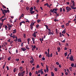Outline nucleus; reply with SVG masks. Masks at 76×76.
Listing matches in <instances>:
<instances>
[{"label": "nucleus", "instance_id": "1", "mask_svg": "<svg viewBox=\"0 0 76 76\" xmlns=\"http://www.w3.org/2000/svg\"><path fill=\"white\" fill-rule=\"evenodd\" d=\"M66 9L67 10V12H70V10H72L71 8L69 7H66Z\"/></svg>", "mask_w": 76, "mask_h": 76}, {"label": "nucleus", "instance_id": "2", "mask_svg": "<svg viewBox=\"0 0 76 76\" xmlns=\"http://www.w3.org/2000/svg\"><path fill=\"white\" fill-rule=\"evenodd\" d=\"M69 60H71V61H74V59H73V57L72 55L71 56V57H69Z\"/></svg>", "mask_w": 76, "mask_h": 76}, {"label": "nucleus", "instance_id": "3", "mask_svg": "<svg viewBox=\"0 0 76 76\" xmlns=\"http://www.w3.org/2000/svg\"><path fill=\"white\" fill-rule=\"evenodd\" d=\"M53 32H51V31H49L48 35H53L54 34V31H53Z\"/></svg>", "mask_w": 76, "mask_h": 76}, {"label": "nucleus", "instance_id": "4", "mask_svg": "<svg viewBox=\"0 0 76 76\" xmlns=\"http://www.w3.org/2000/svg\"><path fill=\"white\" fill-rule=\"evenodd\" d=\"M1 10L2 11L3 14L5 16V12H4V10H3V9H2V8H1Z\"/></svg>", "mask_w": 76, "mask_h": 76}, {"label": "nucleus", "instance_id": "5", "mask_svg": "<svg viewBox=\"0 0 76 76\" xmlns=\"http://www.w3.org/2000/svg\"><path fill=\"white\" fill-rule=\"evenodd\" d=\"M70 7H71L72 9H76V7H73L72 6V5H70Z\"/></svg>", "mask_w": 76, "mask_h": 76}, {"label": "nucleus", "instance_id": "6", "mask_svg": "<svg viewBox=\"0 0 76 76\" xmlns=\"http://www.w3.org/2000/svg\"><path fill=\"white\" fill-rule=\"evenodd\" d=\"M32 39L33 42V44H35V39L34 37H32Z\"/></svg>", "mask_w": 76, "mask_h": 76}, {"label": "nucleus", "instance_id": "7", "mask_svg": "<svg viewBox=\"0 0 76 76\" xmlns=\"http://www.w3.org/2000/svg\"><path fill=\"white\" fill-rule=\"evenodd\" d=\"M21 50L22 51H25V50H26V49L25 48H21Z\"/></svg>", "mask_w": 76, "mask_h": 76}, {"label": "nucleus", "instance_id": "8", "mask_svg": "<svg viewBox=\"0 0 76 76\" xmlns=\"http://www.w3.org/2000/svg\"><path fill=\"white\" fill-rule=\"evenodd\" d=\"M62 34H66V28L64 30V31L62 32Z\"/></svg>", "mask_w": 76, "mask_h": 76}, {"label": "nucleus", "instance_id": "9", "mask_svg": "<svg viewBox=\"0 0 76 76\" xmlns=\"http://www.w3.org/2000/svg\"><path fill=\"white\" fill-rule=\"evenodd\" d=\"M33 9H34L33 8V7H31L30 9V12H31L32 11V10H33Z\"/></svg>", "mask_w": 76, "mask_h": 76}, {"label": "nucleus", "instance_id": "10", "mask_svg": "<svg viewBox=\"0 0 76 76\" xmlns=\"http://www.w3.org/2000/svg\"><path fill=\"white\" fill-rule=\"evenodd\" d=\"M46 71H47V72H48L49 71V70H48V67L47 65H46Z\"/></svg>", "mask_w": 76, "mask_h": 76}, {"label": "nucleus", "instance_id": "11", "mask_svg": "<svg viewBox=\"0 0 76 76\" xmlns=\"http://www.w3.org/2000/svg\"><path fill=\"white\" fill-rule=\"evenodd\" d=\"M48 57H50V53H49V51H50V49L48 48Z\"/></svg>", "mask_w": 76, "mask_h": 76}, {"label": "nucleus", "instance_id": "12", "mask_svg": "<svg viewBox=\"0 0 76 76\" xmlns=\"http://www.w3.org/2000/svg\"><path fill=\"white\" fill-rule=\"evenodd\" d=\"M18 42H22V40H21V39H20V38L18 39Z\"/></svg>", "mask_w": 76, "mask_h": 76}, {"label": "nucleus", "instance_id": "13", "mask_svg": "<svg viewBox=\"0 0 76 76\" xmlns=\"http://www.w3.org/2000/svg\"><path fill=\"white\" fill-rule=\"evenodd\" d=\"M35 48H37V47H36V46L34 45L32 48V50L33 51Z\"/></svg>", "mask_w": 76, "mask_h": 76}, {"label": "nucleus", "instance_id": "14", "mask_svg": "<svg viewBox=\"0 0 76 76\" xmlns=\"http://www.w3.org/2000/svg\"><path fill=\"white\" fill-rule=\"evenodd\" d=\"M33 36H34V37H36V34H35V31L34 32L33 34H32Z\"/></svg>", "mask_w": 76, "mask_h": 76}, {"label": "nucleus", "instance_id": "15", "mask_svg": "<svg viewBox=\"0 0 76 76\" xmlns=\"http://www.w3.org/2000/svg\"><path fill=\"white\" fill-rule=\"evenodd\" d=\"M7 26H8V28H12V26H11V25H10V24H7Z\"/></svg>", "mask_w": 76, "mask_h": 76}, {"label": "nucleus", "instance_id": "16", "mask_svg": "<svg viewBox=\"0 0 76 76\" xmlns=\"http://www.w3.org/2000/svg\"><path fill=\"white\" fill-rule=\"evenodd\" d=\"M44 6H47V7H48L49 6V4L48 3H46L44 4Z\"/></svg>", "mask_w": 76, "mask_h": 76}, {"label": "nucleus", "instance_id": "17", "mask_svg": "<svg viewBox=\"0 0 76 76\" xmlns=\"http://www.w3.org/2000/svg\"><path fill=\"white\" fill-rule=\"evenodd\" d=\"M10 37H11V38H13L14 39V38H16V36L14 35L13 36H10Z\"/></svg>", "mask_w": 76, "mask_h": 76}, {"label": "nucleus", "instance_id": "18", "mask_svg": "<svg viewBox=\"0 0 76 76\" xmlns=\"http://www.w3.org/2000/svg\"><path fill=\"white\" fill-rule=\"evenodd\" d=\"M57 49L58 52L60 51L61 50L60 48V47H58V48H57Z\"/></svg>", "mask_w": 76, "mask_h": 76}, {"label": "nucleus", "instance_id": "19", "mask_svg": "<svg viewBox=\"0 0 76 76\" xmlns=\"http://www.w3.org/2000/svg\"><path fill=\"white\" fill-rule=\"evenodd\" d=\"M14 31L13 32H12V34H15V33H16V29H15L14 30Z\"/></svg>", "mask_w": 76, "mask_h": 76}, {"label": "nucleus", "instance_id": "20", "mask_svg": "<svg viewBox=\"0 0 76 76\" xmlns=\"http://www.w3.org/2000/svg\"><path fill=\"white\" fill-rule=\"evenodd\" d=\"M51 75L52 76H54V74L53 72H51Z\"/></svg>", "mask_w": 76, "mask_h": 76}, {"label": "nucleus", "instance_id": "21", "mask_svg": "<svg viewBox=\"0 0 76 76\" xmlns=\"http://www.w3.org/2000/svg\"><path fill=\"white\" fill-rule=\"evenodd\" d=\"M30 28H31V30H32V29H33V26L32 25H31V24L30 25Z\"/></svg>", "mask_w": 76, "mask_h": 76}, {"label": "nucleus", "instance_id": "22", "mask_svg": "<svg viewBox=\"0 0 76 76\" xmlns=\"http://www.w3.org/2000/svg\"><path fill=\"white\" fill-rule=\"evenodd\" d=\"M26 48L27 50H29V48H28V45H27L26 46Z\"/></svg>", "mask_w": 76, "mask_h": 76}, {"label": "nucleus", "instance_id": "23", "mask_svg": "<svg viewBox=\"0 0 76 76\" xmlns=\"http://www.w3.org/2000/svg\"><path fill=\"white\" fill-rule=\"evenodd\" d=\"M34 12H35V11H31L30 12V13L31 14H33V13H34Z\"/></svg>", "mask_w": 76, "mask_h": 76}, {"label": "nucleus", "instance_id": "24", "mask_svg": "<svg viewBox=\"0 0 76 76\" xmlns=\"http://www.w3.org/2000/svg\"><path fill=\"white\" fill-rule=\"evenodd\" d=\"M17 70V69H16V68H15L14 69V73H15V72H16V71Z\"/></svg>", "mask_w": 76, "mask_h": 76}, {"label": "nucleus", "instance_id": "25", "mask_svg": "<svg viewBox=\"0 0 76 76\" xmlns=\"http://www.w3.org/2000/svg\"><path fill=\"white\" fill-rule=\"evenodd\" d=\"M21 75H23L25 73V71H23V72H21Z\"/></svg>", "mask_w": 76, "mask_h": 76}, {"label": "nucleus", "instance_id": "26", "mask_svg": "<svg viewBox=\"0 0 76 76\" xmlns=\"http://www.w3.org/2000/svg\"><path fill=\"white\" fill-rule=\"evenodd\" d=\"M3 25V23H0V29H1V26Z\"/></svg>", "mask_w": 76, "mask_h": 76}, {"label": "nucleus", "instance_id": "27", "mask_svg": "<svg viewBox=\"0 0 76 76\" xmlns=\"http://www.w3.org/2000/svg\"><path fill=\"white\" fill-rule=\"evenodd\" d=\"M69 70L71 72H72V67H71L69 68Z\"/></svg>", "mask_w": 76, "mask_h": 76}, {"label": "nucleus", "instance_id": "28", "mask_svg": "<svg viewBox=\"0 0 76 76\" xmlns=\"http://www.w3.org/2000/svg\"><path fill=\"white\" fill-rule=\"evenodd\" d=\"M26 9L27 10H29V7H26Z\"/></svg>", "mask_w": 76, "mask_h": 76}, {"label": "nucleus", "instance_id": "29", "mask_svg": "<svg viewBox=\"0 0 76 76\" xmlns=\"http://www.w3.org/2000/svg\"><path fill=\"white\" fill-rule=\"evenodd\" d=\"M56 34H58V31H57V29H56Z\"/></svg>", "mask_w": 76, "mask_h": 76}, {"label": "nucleus", "instance_id": "30", "mask_svg": "<svg viewBox=\"0 0 76 76\" xmlns=\"http://www.w3.org/2000/svg\"><path fill=\"white\" fill-rule=\"evenodd\" d=\"M34 60H31L30 61V63H34Z\"/></svg>", "mask_w": 76, "mask_h": 76}, {"label": "nucleus", "instance_id": "31", "mask_svg": "<svg viewBox=\"0 0 76 76\" xmlns=\"http://www.w3.org/2000/svg\"><path fill=\"white\" fill-rule=\"evenodd\" d=\"M7 28H8V27H7V25H5V30H7Z\"/></svg>", "mask_w": 76, "mask_h": 76}, {"label": "nucleus", "instance_id": "32", "mask_svg": "<svg viewBox=\"0 0 76 76\" xmlns=\"http://www.w3.org/2000/svg\"><path fill=\"white\" fill-rule=\"evenodd\" d=\"M71 2L72 3H75L74 1V0H71Z\"/></svg>", "mask_w": 76, "mask_h": 76}, {"label": "nucleus", "instance_id": "33", "mask_svg": "<svg viewBox=\"0 0 76 76\" xmlns=\"http://www.w3.org/2000/svg\"><path fill=\"white\" fill-rule=\"evenodd\" d=\"M41 64L42 67H44V63H41Z\"/></svg>", "mask_w": 76, "mask_h": 76}, {"label": "nucleus", "instance_id": "34", "mask_svg": "<svg viewBox=\"0 0 76 76\" xmlns=\"http://www.w3.org/2000/svg\"><path fill=\"white\" fill-rule=\"evenodd\" d=\"M39 22H41V20H37V23H39Z\"/></svg>", "mask_w": 76, "mask_h": 76}, {"label": "nucleus", "instance_id": "35", "mask_svg": "<svg viewBox=\"0 0 76 76\" xmlns=\"http://www.w3.org/2000/svg\"><path fill=\"white\" fill-rule=\"evenodd\" d=\"M64 55L65 56H67V53H65Z\"/></svg>", "mask_w": 76, "mask_h": 76}, {"label": "nucleus", "instance_id": "36", "mask_svg": "<svg viewBox=\"0 0 76 76\" xmlns=\"http://www.w3.org/2000/svg\"><path fill=\"white\" fill-rule=\"evenodd\" d=\"M45 26H46V28L48 29V26L47 25H45Z\"/></svg>", "mask_w": 76, "mask_h": 76}, {"label": "nucleus", "instance_id": "37", "mask_svg": "<svg viewBox=\"0 0 76 76\" xmlns=\"http://www.w3.org/2000/svg\"><path fill=\"white\" fill-rule=\"evenodd\" d=\"M60 37H62V34H61V33H60Z\"/></svg>", "mask_w": 76, "mask_h": 76}, {"label": "nucleus", "instance_id": "38", "mask_svg": "<svg viewBox=\"0 0 76 76\" xmlns=\"http://www.w3.org/2000/svg\"><path fill=\"white\" fill-rule=\"evenodd\" d=\"M54 70L55 72H57V68H55Z\"/></svg>", "mask_w": 76, "mask_h": 76}, {"label": "nucleus", "instance_id": "39", "mask_svg": "<svg viewBox=\"0 0 76 76\" xmlns=\"http://www.w3.org/2000/svg\"><path fill=\"white\" fill-rule=\"evenodd\" d=\"M10 58H11V57H10L9 58H8V60H10Z\"/></svg>", "mask_w": 76, "mask_h": 76}, {"label": "nucleus", "instance_id": "40", "mask_svg": "<svg viewBox=\"0 0 76 76\" xmlns=\"http://www.w3.org/2000/svg\"><path fill=\"white\" fill-rule=\"evenodd\" d=\"M60 12H62V8H60Z\"/></svg>", "mask_w": 76, "mask_h": 76}, {"label": "nucleus", "instance_id": "41", "mask_svg": "<svg viewBox=\"0 0 76 76\" xmlns=\"http://www.w3.org/2000/svg\"><path fill=\"white\" fill-rule=\"evenodd\" d=\"M71 66H72V67H73L74 66V64H73V63L72 64H71Z\"/></svg>", "mask_w": 76, "mask_h": 76}, {"label": "nucleus", "instance_id": "42", "mask_svg": "<svg viewBox=\"0 0 76 76\" xmlns=\"http://www.w3.org/2000/svg\"><path fill=\"white\" fill-rule=\"evenodd\" d=\"M50 12H51L52 13H54V12L52 9L50 10Z\"/></svg>", "mask_w": 76, "mask_h": 76}, {"label": "nucleus", "instance_id": "43", "mask_svg": "<svg viewBox=\"0 0 76 76\" xmlns=\"http://www.w3.org/2000/svg\"><path fill=\"white\" fill-rule=\"evenodd\" d=\"M4 12H5L6 13H7V11L6 10H4Z\"/></svg>", "mask_w": 76, "mask_h": 76}, {"label": "nucleus", "instance_id": "44", "mask_svg": "<svg viewBox=\"0 0 76 76\" xmlns=\"http://www.w3.org/2000/svg\"><path fill=\"white\" fill-rule=\"evenodd\" d=\"M37 68H39V65L38 64L36 67Z\"/></svg>", "mask_w": 76, "mask_h": 76}, {"label": "nucleus", "instance_id": "45", "mask_svg": "<svg viewBox=\"0 0 76 76\" xmlns=\"http://www.w3.org/2000/svg\"><path fill=\"white\" fill-rule=\"evenodd\" d=\"M31 58L32 60H33V61L34 60V58H33V57H32V56L31 57ZM31 58H30V59H31Z\"/></svg>", "mask_w": 76, "mask_h": 76}, {"label": "nucleus", "instance_id": "46", "mask_svg": "<svg viewBox=\"0 0 76 76\" xmlns=\"http://www.w3.org/2000/svg\"><path fill=\"white\" fill-rule=\"evenodd\" d=\"M66 40V38L64 40H63L62 41V42H65V40Z\"/></svg>", "mask_w": 76, "mask_h": 76}, {"label": "nucleus", "instance_id": "47", "mask_svg": "<svg viewBox=\"0 0 76 76\" xmlns=\"http://www.w3.org/2000/svg\"><path fill=\"white\" fill-rule=\"evenodd\" d=\"M66 26H69V23L66 24Z\"/></svg>", "mask_w": 76, "mask_h": 76}, {"label": "nucleus", "instance_id": "48", "mask_svg": "<svg viewBox=\"0 0 76 76\" xmlns=\"http://www.w3.org/2000/svg\"><path fill=\"white\" fill-rule=\"evenodd\" d=\"M39 57V58H41V57H42V55H40Z\"/></svg>", "mask_w": 76, "mask_h": 76}, {"label": "nucleus", "instance_id": "49", "mask_svg": "<svg viewBox=\"0 0 76 76\" xmlns=\"http://www.w3.org/2000/svg\"><path fill=\"white\" fill-rule=\"evenodd\" d=\"M56 64H57V65H59V63L58 62H56Z\"/></svg>", "mask_w": 76, "mask_h": 76}, {"label": "nucleus", "instance_id": "50", "mask_svg": "<svg viewBox=\"0 0 76 76\" xmlns=\"http://www.w3.org/2000/svg\"><path fill=\"white\" fill-rule=\"evenodd\" d=\"M13 41H12L11 42H10V45H12V44L13 43Z\"/></svg>", "mask_w": 76, "mask_h": 76}, {"label": "nucleus", "instance_id": "51", "mask_svg": "<svg viewBox=\"0 0 76 76\" xmlns=\"http://www.w3.org/2000/svg\"><path fill=\"white\" fill-rule=\"evenodd\" d=\"M29 40H30V38H28L27 39V41L28 42H29Z\"/></svg>", "mask_w": 76, "mask_h": 76}, {"label": "nucleus", "instance_id": "52", "mask_svg": "<svg viewBox=\"0 0 76 76\" xmlns=\"http://www.w3.org/2000/svg\"><path fill=\"white\" fill-rule=\"evenodd\" d=\"M35 73H36V74H37V75H38V71H36Z\"/></svg>", "mask_w": 76, "mask_h": 76}, {"label": "nucleus", "instance_id": "53", "mask_svg": "<svg viewBox=\"0 0 76 76\" xmlns=\"http://www.w3.org/2000/svg\"><path fill=\"white\" fill-rule=\"evenodd\" d=\"M26 34H23V37H24V38H25V37H26Z\"/></svg>", "mask_w": 76, "mask_h": 76}, {"label": "nucleus", "instance_id": "54", "mask_svg": "<svg viewBox=\"0 0 76 76\" xmlns=\"http://www.w3.org/2000/svg\"><path fill=\"white\" fill-rule=\"evenodd\" d=\"M67 71L68 72V73H70V71H69V69H67Z\"/></svg>", "mask_w": 76, "mask_h": 76}, {"label": "nucleus", "instance_id": "55", "mask_svg": "<svg viewBox=\"0 0 76 76\" xmlns=\"http://www.w3.org/2000/svg\"><path fill=\"white\" fill-rule=\"evenodd\" d=\"M55 11H57V10H58V9H54Z\"/></svg>", "mask_w": 76, "mask_h": 76}, {"label": "nucleus", "instance_id": "56", "mask_svg": "<svg viewBox=\"0 0 76 76\" xmlns=\"http://www.w3.org/2000/svg\"><path fill=\"white\" fill-rule=\"evenodd\" d=\"M15 60H16V61H19V59H16Z\"/></svg>", "mask_w": 76, "mask_h": 76}, {"label": "nucleus", "instance_id": "57", "mask_svg": "<svg viewBox=\"0 0 76 76\" xmlns=\"http://www.w3.org/2000/svg\"><path fill=\"white\" fill-rule=\"evenodd\" d=\"M52 56H53V54L51 53L50 54V57H52Z\"/></svg>", "mask_w": 76, "mask_h": 76}, {"label": "nucleus", "instance_id": "58", "mask_svg": "<svg viewBox=\"0 0 76 76\" xmlns=\"http://www.w3.org/2000/svg\"><path fill=\"white\" fill-rule=\"evenodd\" d=\"M32 75V73H31V72H30L29 73V75H30V76H31V75Z\"/></svg>", "mask_w": 76, "mask_h": 76}, {"label": "nucleus", "instance_id": "59", "mask_svg": "<svg viewBox=\"0 0 76 76\" xmlns=\"http://www.w3.org/2000/svg\"><path fill=\"white\" fill-rule=\"evenodd\" d=\"M42 60H45V58L43 57L42 58Z\"/></svg>", "mask_w": 76, "mask_h": 76}, {"label": "nucleus", "instance_id": "60", "mask_svg": "<svg viewBox=\"0 0 76 76\" xmlns=\"http://www.w3.org/2000/svg\"><path fill=\"white\" fill-rule=\"evenodd\" d=\"M64 26V25H63L61 26V27L62 28H63Z\"/></svg>", "mask_w": 76, "mask_h": 76}, {"label": "nucleus", "instance_id": "61", "mask_svg": "<svg viewBox=\"0 0 76 76\" xmlns=\"http://www.w3.org/2000/svg\"><path fill=\"white\" fill-rule=\"evenodd\" d=\"M38 26H39V25H36V28H38Z\"/></svg>", "mask_w": 76, "mask_h": 76}, {"label": "nucleus", "instance_id": "62", "mask_svg": "<svg viewBox=\"0 0 76 76\" xmlns=\"http://www.w3.org/2000/svg\"><path fill=\"white\" fill-rule=\"evenodd\" d=\"M18 75L19 76H20V75H21V74H20V73H19L18 74Z\"/></svg>", "mask_w": 76, "mask_h": 76}, {"label": "nucleus", "instance_id": "63", "mask_svg": "<svg viewBox=\"0 0 76 76\" xmlns=\"http://www.w3.org/2000/svg\"><path fill=\"white\" fill-rule=\"evenodd\" d=\"M65 75H68V73L67 72H65Z\"/></svg>", "mask_w": 76, "mask_h": 76}, {"label": "nucleus", "instance_id": "64", "mask_svg": "<svg viewBox=\"0 0 76 76\" xmlns=\"http://www.w3.org/2000/svg\"><path fill=\"white\" fill-rule=\"evenodd\" d=\"M21 16L22 17H23V16H23V14H22L21 15Z\"/></svg>", "mask_w": 76, "mask_h": 76}]
</instances>
